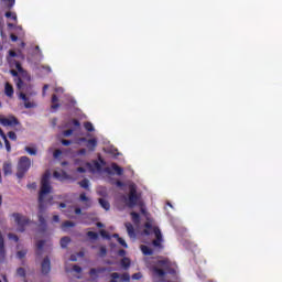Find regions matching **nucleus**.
Masks as SVG:
<instances>
[{"mask_svg":"<svg viewBox=\"0 0 282 282\" xmlns=\"http://www.w3.org/2000/svg\"><path fill=\"white\" fill-rule=\"evenodd\" d=\"M17 58H19V54H17L14 51H9L8 62L11 67L10 73L12 76H14L17 88L20 91V99L23 100L25 109H32L34 104L28 99V96L24 93L30 91V86L25 85V80H30V76L25 70H23L21 64L17 62Z\"/></svg>","mask_w":282,"mask_h":282,"instance_id":"obj_1","label":"nucleus"},{"mask_svg":"<svg viewBox=\"0 0 282 282\" xmlns=\"http://www.w3.org/2000/svg\"><path fill=\"white\" fill-rule=\"evenodd\" d=\"M51 175L50 173H45L42 177L41 189L39 193V208L40 213H43L47 206H53L54 196H47L53 193L52 184L50 183Z\"/></svg>","mask_w":282,"mask_h":282,"instance_id":"obj_2","label":"nucleus"},{"mask_svg":"<svg viewBox=\"0 0 282 282\" xmlns=\"http://www.w3.org/2000/svg\"><path fill=\"white\" fill-rule=\"evenodd\" d=\"M144 230H143V235H145L147 237H149V235H151L152 230L154 232L155 236V240L152 241V245L154 246V248H159V250H162V248H164V246H162V231L160 230L159 227H153V225L151 223H145L144 224Z\"/></svg>","mask_w":282,"mask_h":282,"instance_id":"obj_3","label":"nucleus"},{"mask_svg":"<svg viewBox=\"0 0 282 282\" xmlns=\"http://www.w3.org/2000/svg\"><path fill=\"white\" fill-rule=\"evenodd\" d=\"M11 219L17 225L18 232H25V228H28V226H32V224H34V221H32L30 218H28L26 216H24L23 214H20V213L12 214Z\"/></svg>","mask_w":282,"mask_h":282,"instance_id":"obj_4","label":"nucleus"},{"mask_svg":"<svg viewBox=\"0 0 282 282\" xmlns=\"http://www.w3.org/2000/svg\"><path fill=\"white\" fill-rule=\"evenodd\" d=\"M102 166H107V161L100 155H98V161L93 160L91 162L86 163V169H88L89 173H100Z\"/></svg>","mask_w":282,"mask_h":282,"instance_id":"obj_5","label":"nucleus"},{"mask_svg":"<svg viewBox=\"0 0 282 282\" xmlns=\"http://www.w3.org/2000/svg\"><path fill=\"white\" fill-rule=\"evenodd\" d=\"M32 166V161H30V158L28 156H21L18 163V177L21 178L28 171H30V167Z\"/></svg>","mask_w":282,"mask_h":282,"instance_id":"obj_6","label":"nucleus"},{"mask_svg":"<svg viewBox=\"0 0 282 282\" xmlns=\"http://www.w3.org/2000/svg\"><path fill=\"white\" fill-rule=\"evenodd\" d=\"M63 94H65V89L63 87H56L55 94L52 96V109H58L61 107V102H63Z\"/></svg>","mask_w":282,"mask_h":282,"instance_id":"obj_7","label":"nucleus"},{"mask_svg":"<svg viewBox=\"0 0 282 282\" xmlns=\"http://www.w3.org/2000/svg\"><path fill=\"white\" fill-rule=\"evenodd\" d=\"M75 142L76 144H83V142H86V149H88L90 153H94V151H96V147H98V139L96 138L87 140V138L83 137L77 139Z\"/></svg>","mask_w":282,"mask_h":282,"instance_id":"obj_8","label":"nucleus"},{"mask_svg":"<svg viewBox=\"0 0 282 282\" xmlns=\"http://www.w3.org/2000/svg\"><path fill=\"white\" fill-rule=\"evenodd\" d=\"M0 124H2V127H17V124H19V120H17V117L14 116H2L0 117Z\"/></svg>","mask_w":282,"mask_h":282,"instance_id":"obj_9","label":"nucleus"},{"mask_svg":"<svg viewBox=\"0 0 282 282\" xmlns=\"http://www.w3.org/2000/svg\"><path fill=\"white\" fill-rule=\"evenodd\" d=\"M137 205H138V192L135 191L134 187H131L128 196L127 206L128 208H134V206Z\"/></svg>","mask_w":282,"mask_h":282,"instance_id":"obj_10","label":"nucleus"},{"mask_svg":"<svg viewBox=\"0 0 282 282\" xmlns=\"http://www.w3.org/2000/svg\"><path fill=\"white\" fill-rule=\"evenodd\" d=\"M106 173H108V175H122V173H124V169H122L120 165H118L117 163H111L110 167H106Z\"/></svg>","mask_w":282,"mask_h":282,"instance_id":"obj_11","label":"nucleus"},{"mask_svg":"<svg viewBox=\"0 0 282 282\" xmlns=\"http://www.w3.org/2000/svg\"><path fill=\"white\" fill-rule=\"evenodd\" d=\"M156 268H162V270H164L169 274H173V269L171 268V260L169 259L159 260L156 262Z\"/></svg>","mask_w":282,"mask_h":282,"instance_id":"obj_12","label":"nucleus"},{"mask_svg":"<svg viewBox=\"0 0 282 282\" xmlns=\"http://www.w3.org/2000/svg\"><path fill=\"white\" fill-rule=\"evenodd\" d=\"M41 270L43 274H50L52 270V262L50 261V258H44L41 264Z\"/></svg>","mask_w":282,"mask_h":282,"instance_id":"obj_13","label":"nucleus"},{"mask_svg":"<svg viewBox=\"0 0 282 282\" xmlns=\"http://www.w3.org/2000/svg\"><path fill=\"white\" fill-rule=\"evenodd\" d=\"M69 135H72V129L69 128L64 130L59 135V140L64 147H69L70 141L65 139V138H69Z\"/></svg>","mask_w":282,"mask_h":282,"instance_id":"obj_14","label":"nucleus"},{"mask_svg":"<svg viewBox=\"0 0 282 282\" xmlns=\"http://www.w3.org/2000/svg\"><path fill=\"white\" fill-rule=\"evenodd\" d=\"M53 175L55 180H59V182H65V180H69V175L63 170L55 171Z\"/></svg>","mask_w":282,"mask_h":282,"instance_id":"obj_15","label":"nucleus"},{"mask_svg":"<svg viewBox=\"0 0 282 282\" xmlns=\"http://www.w3.org/2000/svg\"><path fill=\"white\" fill-rule=\"evenodd\" d=\"M152 272L153 274H155V276H159L160 279H162L163 276H166V273H167L165 270L159 267H153Z\"/></svg>","mask_w":282,"mask_h":282,"instance_id":"obj_16","label":"nucleus"},{"mask_svg":"<svg viewBox=\"0 0 282 282\" xmlns=\"http://www.w3.org/2000/svg\"><path fill=\"white\" fill-rule=\"evenodd\" d=\"M4 94L8 96V98H12V96H14V88L12 85H10V83H6L4 85Z\"/></svg>","mask_w":282,"mask_h":282,"instance_id":"obj_17","label":"nucleus"},{"mask_svg":"<svg viewBox=\"0 0 282 282\" xmlns=\"http://www.w3.org/2000/svg\"><path fill=\"white\" fill-rule=\"evenodd\" d=\"M127 228V232L131 239H134L135 237V229L133 228V225L131 223H126L124 224Z\"/></svg>","mask_w":282,"mask_h":282,"instance_id":"obj_18","label":"nucleus"},{"mask_svg":"<svg viewBox=\"0 0 282 282\" xmlns=\"http://www.w3.org/2000/svg\"><path fill=\"white\" fill-rule=\"evenodd\" d=\"M6 257V247L3 242V234L0 231V259H3Z\"/></svg>","mask_w":282,"mask_h":282,"instance_id":"obj_19","label":"nucleus"},{"mask_svg":"<svg viewBox=\"0 0 282 282\" xmlns=\"http://www.w3.org/2000/svg\"><path fill=\"white\" fill-rule=\"evenodd\" d=\"M48 152L53 153V158L55 160H61V158H63V151H61V150H54V148H50Z\"/></svg>","mask_w":282,"mask_h":282,"instance_id":"obj_20","label":"nucleus"},{"mask_svg":"<svg viewBox=\"0 0 282 282\" xmlns=\"http://www.w3.org/2000/svg\"><path fill=\"white\" fill-rule=\"evenodd\" d=\"M98 202H99L101 208H104V210H110L111 204H109V200H107L105 198H99Z\"/></svg>","mask_w":282,"mask_h":282,"instance_id":"obj_21","label":"nucleus"},{"mask_svg":"<svg viewBox=\"0 0 282 282\" xmlns=\"http://www.w3.org/2000/svg\"><path fill=\"white\" fill-rule=\"evenodd\" d=\"M0 138L1 140L4 141L7 151L10 152L11 151L10 142L8 141V137H6V133H3V130H1V128H0Z\"/></svg>","mask_w":282,"mask_h":282,"instance_id":"obj_22","label":"nucleus"},{"mask_svg":"<svg viewBox=\"0 0 282 282\" xmlns=\"http://www.w3.org/2000/svg\"><path fill=\"white\" fill-rule=\"evenodd\" d=\"M141 251L143 254H145L147 257H151L153 254V249H151L150 247L142 245L141 246Z\"/></svg>","mask_w":282,"mask_h":282,"instance_id":"obj_23","label":"nucleus"},{"mask_svg":"<svg viewBox=\"0 0 282 282\" xmlns=\"http://www.w3.org/2000/svg\"><path fill=\"white\" fill-rule=\"evenodd\" d=\"M105 270H107V269H105V268H98V269L93 268V269H90L89 274H90V276H97L98 274L105 272Z\"/></svg>","mask_w":282,"mask_h":282,"instance_id":"obj_24","label":"nucleus"},{"mask_svg":"<svg viewBox=\"0 0 282 282\" xmlns=\"http://www.w3.org/2000/svg\"><path fill=\"white\" fill-rule=\"evenodd\" d=\"M132 223L134 226L140 225V214L132 212L131 214Z\"/></svg>","mask_w":282,"mask_h":282,"instance_id":"obj_25","label":"nucleus"},{"mask_svg":"<svg viewBox=\"0 0 282 282\" xmlns=\"http://www.w3.org/2000/svg\"><path fill=\"white\" fill-rule=\"evenodd\" d=\"M79 199H80V202H85L86 203L87 208H89V206H91V202L89 200V197H87V194L82 193L79 195Z\"/></svg>","mask_w":282,"mask_h":282,"instance_id":"obj_26","label":"nucleus"},{"mask_svg":"<svg viewBox=\"0 0 282 282\" xmlns=\"http://www.w3.org/2000/svg\"><path fill=\"white\" fill-rule=\"evenodd\" d=\"M72 243V239L69 237H63L61 239V248H67Z\"/></svg>","mask_w":282,"mask_h":282,"instance_id":"obj_27","label":"nucleus"},{"mask_svg":"<svg viewBox=\"0 0 282 282\" xmlns=\"http://www.w3.org/2000/svg\"><path fill=\"white\" fill-rule=\"evenodd\" d=\"M78 185L80 186V188H85L86 191H89V181L87 178L79 181Z\"/></svg>","mask_w":282,"mask_h":282,"instance_id":"obj_28","label":"nucleus"},{"mask_svg":"<svg viewBox=\"0 0 282 282\" xmlns=\"http://www.w3.org/2000/svg\"><path fill=\"white\" fill-rule=\"evenodd\" d=\"M3 172H4V175H10L12 173V164L4 163L3 164Z\"/></svg>","mask_w":282,"mask_h":282,"instance_id":"obj_29","label":"nucleus"},{"mask_svg":"<svg viewBox=\"0 0 282 282\" xmlns=\"http://www.w3.org/2000/svg\"><path fill=\"white\" fill-rule=\"evenodd\" d=\"M120 263L124 268V270L131 267V260L129 258L121 259Z\"/></svg>","mask_w":282,"mask_h":282,"instance_id":"obj_30","label":"nucleus"},{"mask_svg":"<svg viewBox=\"0 0 282 282\" xmlns=\"http://www.w3.org/2000/svg\"><path fill=\"white\" fill-rule=\"evenodd\" d=\"M72 133H74V131H76V129H80V121H78V119H72Z\"/></svg>","mask_w":282,"mask_h":282,"instance_id":"obj_31","label":"nucleus"},{"mask_svg":"<svg viewBox=\"0 0 282 282\" xmlns=\"http://www.w3.org/2000/svg\"><path fill=\"white\" fill-rule=\"evenodd\" d=\"M84 128L86 129V131H88L89 133H91L93 131H95L94 129V124L89 121L84 122Z\"/></svg>","mask_w":282,"mask_h":282,"instance_id":"obj_32","label":"nucleus"},{"mask_svg":"<svg viewBox=\"0 0 282 282\" xmlns=\"http://www.w3.org/2000/svg\"><path fill=\"white\" fill-rule=\"evenodd\" d=\"M24 151H26L29 155H36V148L34 147H25Z\"/></svg>","mask_w":282,"mask_h":282,"instance_id":"obj_33","label":"nucleus"},{"mask_svg":"<svg viewBox=\"0 0 282 282\" xmlns=\"http://www.w3.org/2000/svg\"><path fill=\"white\" fill-rule=\"evenodd\" d=\"M62 230L64 232H67V230H69L72 228V223L70 221H65L62 226H61Z\"/></svg>","mask_w":282,"mask_h":282,"instance_id":"obj_34","label":"nucleus"},{"mask_svg":"<svg viewBox=\"0 0 282 282\" xmlns=\"http://www.w3.org/2000/svg\"><path fill=\"white\" fill-rule=\"evenodd\" d=\"M51 224H61V216H58L57 214H53L51 218Z\"/></svg>","mask_w":282,"mask_h":282,"instance_id":"obj_35","label":"nucleus"},{"mask_svg":"<svg viewBox=\"0 0 282 282\" xmlns=\"http://www.w3.org/2000/svg\"><path fill=\"white\" fill-rule=\"evenodd\" d=\"M87 237H89V239H93L94 241H96V239H98V234L96 231H88Z\"/></svg>","mask_w":282,"mask_h":282,"instance_id":"obj_36","label":"nucleus"},{"mask_svg":"<svg viewBox=\"0 0 282 282\" xmlns=\"http://www.w3.org/2000/svg\"><path fill=\"white\" fill-rule=\"evenodd\" d=\"M110 276H111V280L109 282H118V280H116V279L120 278V273L113 272L110 274Z\"/></svg>","mask_w":282,"mask_h":282,"instance_id":"obj_37","label":"nucleus"},{"mask_svg":"<svg viewBox=\"0 0 282 282\" xmlns=\"http://www.w3.org/2000/svg\"><path fill=\"white\" fill-rule=\"evenodd\" d=\"M121 281H126V282H129L131 281V275H129V273H123L120 275Z\"/></svg>","mask_w":282,"mask_h":282,"instance_id":"obj_38","label":"nucleus"},{"mask_svg":"<svg viewBox=\"0 0 282 282\" xmlns=\"http://www.w3.org/2000/svg\"><path fill=\"white\" fill-rule=\"evenodd\" d=\"M25 254H28V250L22 249V250L18 251L17 257L19 259H23V257H25Z\"/></svg>","mask_w":282,"mask_h":282,"instance_id":"obj_39","label":"nucleus"},{"mask_svg":"<svg viewBox=\"0 0 282 282\" xmlns=\"http://www.w3.org/2000/svg\"><path fill=\"white\" fill-rule=\"evenodd\" d=\"M100 236H101L104 239H111V237L109 236V232H107V230H105V229H101V230H100Z\"/></svg>","mask_w":282,"mask_h":282,"instance_id":"obj_40","label":"nucleus"},{"mask_svg":"<svg viewBox=\"0 0 282 282\" xmlns=\"http://www.w3.org/2000/svg\"><path fill=\"white\" fill-rule=\"evenodd\" d=\"M6 17H7V19H13V21H17V13H12V12L8 11L6 13Z\"/></svg>","mask_w":282,"mask_h":282,"instance_id":"obj_41","label":"nucleus"},{"mask_svg":"<svg viewBox=\"0 0 282 282\" xmlns=\"http://www.w3.org/2000/svg\"><path fill=\"white\" fill-rule=\"evenodd\" d=\"M17 276H25V269L19 268L17 270Z\"/></svg>","mask_w":282,"mask_h":282,"instance_id":"obj_42","label":"nucleus"},{"mask_svg":"<svg viewBox=\"0 0 282 282\" xmlns=\"http://www.w3.org/2000/svg\"><path fill=\"white\" fill-rule=\"evenodd\" d=\"M99 256L100 257H107V248L106 247H100Z\"/></svg>","mask_w":282,"mask_h":282,"instance_id":"obj_43","label":"nucleus"},{"mask_svg":"<svg viewBox=\"0 0 282 282\" xmlns=\"http://www.w3.org/2000/svg\"><path fill=\"white\" fill-rule=\"evenodd\" d=\"M8 238L11 240V241H19V236L14 235V234H9L8 235Z\"/></svg>","mask_w":282,"mask_h":282,"instance_id":"obj_44","label":"nucleus"},{"mask_svg":"<svg viewBox=\"0 0 282 282\" xmlns=\"http://www.w3.org/2000/svg\"><path fill=\"white\" fill-rule=\"evenodd\" d=\"M117 241H118V243H120V246H122L123 248H128L127 241H124V239L118 237Z\"/></svg>","mask_w":282,"mask_h":282,"instance_id":"obj_45","label":"nucleus"},{"mask_svg":"<svg viewBox=\"0 0 282 282\" xmlns=\"http://www.w3.org/2000/svg\"><path fill=\"white\" fill-rule=\"evenodd\" d=\"M72 271H73V272L80 273V272H83V268H80V267L74 264V265L72 267Z\"/></svg>","mask_w":282,"mask_h":282,"instance_id":"obj_46","label":"nucleus"},{"mask_svg":"<svg viewBox=\"0 0 282 282\" xmlns=\"http://www.w3.org/2000/svg\"><path fill=\"white\" fill-rule=\"evenodd\" d=\"M132 279L134 281H140V279H142V273L138 272V273L132 274Z\"/></svg>","mask_w":282,"mask_h":282,"instance_id":"obj_47","label":"nucleus"},{"mask_svg":"<svg viewBox=\"0 0 282 282\" xmlns=\"http://www.w3.org/2000/svg\"><path fill=\"white\" fill-rule=\"evenodd\" d=\"M9 9L14 8L15 0H4Z\"/></svg>","mask_w":282,"mask_h":282,"instance_id":"obj_48","label":"nucleus"},{"mask_svg":"<svg viewBox=\"0 0 282 282\" xmlns=\"http://www.w3.org/2000/svg\"><path fill=\"white\" fill-rule=\"evenodd\" d=\"M43 246H45V241H43V240L37 241V243H36L37 250H41L43 248Z\"/></svg>","mask_w":282,"mask_h":282,"instance_id":"obj_49","label":"nucleus"},{"mask_svg":"<svg viewBox=\"0 0 282 282\" xmlns=\"http://www.w3.org/2000/svg\"><path fill=\"white\" fill-rule=\"evenodd\" d=\"M78 155H87V149L83 148L78 150Z\"/></svg>","mask_w":282,"mask_h":282,"instance_id":"obj_50","label":"nucleus"},{"mask_svg":"<svg viewBox=\"0 0 282 282\" xmlns=\"http://www.w3.org/2000/svg\"><path fill=\"white\" fill-rule=\"evenodd\" d=\"M9 138H10V140H17V133H14V132H9Z\"/></svg>","mask_w":282,"mask_h":282,"instance_id":"obj_51","label":"nucleus"},{"mask_svg":"<svg viewBox=\"0 0 282 282\" xmlns=\"http://www.w3.org/2000/svg\"><path fill=\"white\" fill-rule=\"evenodd\" d=\"M127 254V251L124 250V249H120L119 251H118V256L119 257H124Z\"/></svg>","mask_w":282,"mask_h":282,"instance_id":"obj_52","label":"nucleus"},{"mask_svg":"<svg viewBox=\"0 0 282 282\" xmlns=\"http://www.w3.org/2000/svg\"><path fill=\"white\" fill-rule=\"evenodd\" d=\"M28 188H32L33 191H36V183L29 184Z\"/></svg>","mask_w":282,"mask_h":282,"instance_id":"obj_53","label":"nucleus"},{"mask_svg":"<svg viewBox=\"0 0 282 282\" xmlns=\"http://www.w3.org/2000/svg\"><path fill=\"white\" fill-rule=\"evenodd\" d=\"M39 221H40V224H45V218H43V216L39 215Z\"/></svg>","mask_w":282,"mask_h":282,"instance_id":"obj_54","label":"nucleus"},{"mask_svg":"<svg viewBox=\"0 0 282 282\" xmlns=\"http://www.w3.org/2000/svg\"><path fill=\"white\" fill-rule=\"evenodd\" d=\"M50 89V85H44L43 87V96H45V91Z\"/></svg>","mask_w":282,"mask_h":282,"instance_id":"obj_55","label":"nucleus"},{"mask_svg":"<svg viewBox=\"0 0 282 282\" xmlns=\"http://www.w3.org/2000/svg\"><path fill=\"white\" fill-rule=\"evenodd\" d=\"M59 208L63 210V208H67V204L66 203H61L59 204Z\"/></svg>","mask_w":282,"mask_h":282,"instance_id":"obj_56","label":"nucleus"},{"mask_svg":"<svg viewBox=\"0 0 282 282\" xmlns=\"http://www.w3.org/2000/svg\"><path fill=\"white\" fill-rule=\"evenodd\" d=\"M80 213H83V210H82L80 208H76V209H75V214H76V215H80Z\"/></svg>","mask_w":282,"mask_h":282,"instance_id":"obj_57","label":"nucleus"},{"mask_svg":"<svg viewBox=\"0 0 282 282\" xmlns=\"http://www.w3.org/2000/svg\"><path fill=\"white\" fill-rule=\"evenodd\" d=\"M77 171L78 173H85V167H78Z\"/></svg>","mask_w":282,"mask_h":282,"instance_id":"obj_58","label":"nucleus"},{"mask_svg":"<svg viewBox=\"0 0 282 282\" xmlns=\"http://www.w3.org/2000/svg\"><path fill=\"white\" fill-rule=\"evenodd\" d=\"M65 270H66V272H69V263L68 262H66V267H65Z\"/></svg>","mask_w":282,"mask_h":282,"instance_id":"obj_59","label":"nucleus"},{"mask_svg":"<svg viewBox=\"0 0 282 282\" xmlns=\"http://www.w3.org/2000/svg\"><path fill=\"white\" fill-rule=\"evenodd\" d=\"M17 35H14V34H11V41H17Z\"/></svg>","mask_w":282,"mask_h":282,"instance_id":"obj_60","label":"nucleus"},{"mask_svg":"<svg viewBox=\"0 0 282 282\" xmlns=\"http://www.w3.org/2000/svg\"><path fill=\"white\" fill-rule=\"evenodd\" d=\"M72 107L74 109V107H76V100L72 99Z\"/></svg>","mask_w":282,"mask_h":282,"instance_id":"obj_61","label":"nucleus"},{"mask_svg":"<svg viewBox=\"0 0 282 282\" xmlns=\"http://www.w3.org/2000/svg\"><path fill=\"white\" fill-rule=\"evenodd\" d=\"M141 213H142V215H147V209L141 208Z\"/></svg>","mask_w":282,"mask_h":282,"instance_id":"obj_62","label":"nucleus"},{"mask_svg":"<svg viewBox=\"0 0 282 282\" xmlns=\"http://www.w3.org/2000/svg\"><path fill=\"white\" fill-rule=\"evenodd\" d=\"M102 226H105V225H102V223H97L98 228H102Z\"/></svg>","mask_w":282,"mask_h":282,"instance_id":"obj_63","label":"nucleus"},{"mask_svg":"<svg viewBox=\"0 0 282 282\" xmlns=\"http://www.w3.org/2000/svg\"><path fill=\"white\" fill-rule=\"evenodd\" d=\"M8 28H14V24L8 23Z\"/></svg>","mask_w":282,"mask_h":282,"instance_id":"obj_64","label":"nucleus"}]
</instances>
